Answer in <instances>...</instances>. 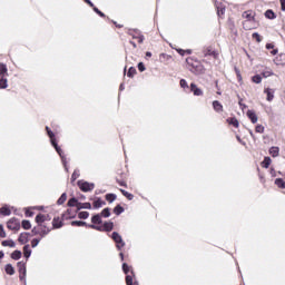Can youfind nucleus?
Returning <instances> with one entry per match:
<instances>
[{"instance_id":"obj_62","label":"nucleus","mask_w":285,"mask_h":285,"mask_svg":"<svg viewBox=\"0 0 285 285\" xmlns=\"http://www.w3.org/2000/svg\"><path fill=\"white\" fill-rule=\"evenodd\" d=\"M85 3H87L90 8H94L95 7V3H92V1L90 0H83Z\"/></svg>"},{"instance_id":"obj_20","label":"nucleus","mask_w":285,"mask_h":285,"mask_svg":"<svg viewBox=\"0 0 285 285\" xmlns=\"http://www.w3.org/2000/svg\"><path fill=\"white\" fill-rule=\"evenodd\" d=\"M213 108H214L215 112H224V105H222V102H219V100L213 101Z\"/></svg>"},{"instance_id":"obj_34","label":"nucleus","mask_w":285,"mask_h":285,"mask_svg":"<svg viewBox=\"0 0 285 285\" xmlns=\"http://www.w3.org/2000/svg\"><path fill=\"white\" fill-rule=\"evenodd\" d=\"M8 75V67L4 63H0V77Z\"/></svg>"},{"instance_id":"obj_41","label":"nucleus","mask_w":285,"mask_h":285,"mask_svg":"<svg viewBox=\"0 0 285 285\" xmlns=\"http://www.w3.org/2000/svg\"><path fill=\"white\" fill-rule=\"evenodd\" d=\"M1 244H2V246H9V248H14V246H16V244L13 243L12 239L3 240Z\"/></svg>"},{"instance_id":"obj_17","label":"nucleus","mask_w":285,"mask_h":285,"mask_svg":"<svg viewBox=\"0 0 285 285\" xmlns=\"http://www.w3.org/2000/svg\"><path fill=\"white\" fill-rule=\"evenodd\" d=\"M77 216V212L72 213V209H67L63 214H62V219L68 220V219H73V217Z\"/></svg>"},{"instance_id":"obj_21","label":"nucleus","mask_w":285,"mask_h":285,"mask_svg":"<svg viewBox=\"0 0 285 285\" xmlns=\"http://www.w3.org/2000/svg\"><path fill=\"white\" fill-rule=\"evenodd\" d=\"M247 117L252 121V124H257V114H255L254 110H248L247 111Z\"/></svg>"},{"instance_id":"obj_63","label":"nucleus","mask_w":285,"mask_h":285,"mask_svg":"<svg viewBox=\"0 0 285 285\" xmlns=\"http://www.w3.org/2000/svg\"><path fill=\"white\" fill-rule=\"evenodd\" d=\"M273 48H275V45H273V43H267L266 45L267 50H273Z\"/></svg>"},{"instance_id":"obj_45","label":"nucleus","mask_w":285,"mask_h":285,"mask_svg":"<svg viewBox=\"0 0 285 285\" xmlns=\"http://www.w3.org/2000/svg\"><path fill=\"white\" fill-rule=\"evenodd\" d=\"M78 217H79V219H88V217H90V213H88V212H80L78 214Z\"/></svg>"},{"instance_id":"obj_43","label":"nucleus","mask_w":285,"mask_h":285,"mask_svg":"<svg viewBox=\"0 0 285 285\" xmlns=\"http://www.w3.org/2000/svg\"><path fill=\"white\" fill-rule=\"evenodd\" d=\"M105 198L109 202V204H112V202H115V199H117V195H115V194H107L105 196Z\"/></svg>"},{"instance_id":"obj_36","label":"nucleus","mask_w":285,"mask_h":285,"mask_svg":"<svg viewBox=\"0 0 285 285\" xmlns=\"http://www.w3.org/2000/svg\"><path fill=\"white\" fill-rule=\"evenodd\" d=\"M265 17L266 19H277V16L275 14V12L271 9H268L266 12H265Z\"/></svg>"},{"instance_id":"obj_50","label":"nucleus","mask_w":285,"mask_h":285,"mask_svg":"<svg viewBox=\"0 0 285 285\" xmlns=\"http://www.w3.org/2000/svg\"><path fill=\"white\" fill-rule=\"evenodd\" d=\"M160 61H168L170 59H173L171 56L167 55V53H160V57H159Z\"/></svg>"},{"instance_id":"obj_30","label":"nucleus","mask_w":285,"mask_h":285,"mask_svg":"<svg viewBox=\"0 0 285 285\" xmlns=\"http://www.w3.org/2000/svg\"><path fill=\"white\" fill-rule=\"evenodd\" d=\"M269 155L272 157H279V147H271L269 148Z\"/></svg>"},{"instance_id":"obj_31","label":"nucleus","mask_w":285,"mask_h":285,"mask_svg":"<svg viewBox=\"0 0 285 285\" xmlns=\"http://www.w3.org/2000/svg\"><path fill=\"white\" fill-rule=\"evenodd\" d=\"M23 255L27 259H28V257H30V255H32V250L30 249V245H24L23 246Z\"/></svg>"},{"instance_id":"obj_51","label":"nucleus","mask_w":285,"mask_h":285,"mask_svg":"<svg viewBox=\"0 0 285 285\" xmlns=\"http://www.w3.org/2000/svg\"><path fill=\"white\" fill-rule=\"evenodd\" d=\"M92 10H94V12H97L101 17V19H106V13L101 12V10H99V8L94 7Z\"/></svg>"},{"instance_id":"obj_28","label":"nucleus","mask_w":285,"mask_h":285,"mask_svg":"<svg viewBox=\"0 0 285 285\" xmlns=\"http://www.w3.org/2000/svg\"><path fill=\"white\" fill-rule=\"evenodd\" d=\"M271 157H265L264 160L261 163L262 168H269L272 164Z\"/></svg>"},{"instance_id":"obj_32","label":"nucleus","mask_w":285,"mask_h":285,"mask_svg":"<svg viewBox=\"0 0 285 285\" xmlns=\"http://www.w3.org/2000/svg\"><path fill=\"white\" fill-rule=\"evenodd\" d=\"M79 204V200H77V198H70L67 203V206H69L70 208H77V205Z\"/></svg>"},{"instance_id":"obj_60","label":"nucleus","mask_w":285,"mask_h":285,"mask_svg":"<svg viewBox=\"0 0 285 285\" xmlns=\"http://www.w3.org/2000/svg\"><path fill=\"white\" fill-rule=\"evenodd\" d=\"M178 55H180L181 57H184V55H186V50L184 49H176Z\"/></svg>"},{"instance_id":"obj_53","label":"nucleus","mask_w":285,"mask_h":285,"mask_svg":"<svg viewBox=\"0 0 285 285\" xmlns=\"http://www.w3.org/2000/svg\"><path fill=\"white\" fill-rule=\"evenodd\" d=\"M252 81L254 83H259L262 81V76H259V75L253 76Z\"/></svg>"},{"instance_id":"obj_10","label":"nucleus","mask_w":285,"mask_h":285,"mask_svg":"<svg viewBox=\"0 0 285 285\" xmlns=\"http://www.w3.org/2000/svg\"><path fill=\"white\" fill-rule=\"evenodd\" d=\"M50 219H52V218H51L50 215H48V214H38V215L36 216V223H37L38 226H40V227H41V225H43L45 222H50Z\"/></svg>"},{"instance_id":"obj_12","label":"nucleus","mask_w":285,"mask_h":285,"mask_svg":"<svg viewBox=\"0 0 285 285\" xmlns=\"http://www.w3.org/2000/svg\"><path fill=\"white\" fill-rule=\"evenodd\" d=\"M190 92H193L195 97L204 96V91L200 88H198L197 85H195V82L190 83Z\"/></svg>"},{"instance_id":"obj_9","label":"nucleus","mask_w":285,"mask_h":285,"mask_svg":"<svg viewBox=\"0 0 285 285\" xmlns=\"http://www.w3.org/2000/svg\"><path fill=\"white\" fill-rule=\"evenodd\" d=\"M204 57H213L214 59H217L219 57V52L215 51L213 46L205 47L203 49Z\"/></svg>"},{"instance_id":"obj_3","label":"nucleus","mask_w":285,"mask_h":285,"mask_svg":"<svg viewBox=\"0 0 285 285\" xmlns=\"http://www.w3.org/2000/svg\"><path fill=\"white\" fill-rule=\"evenodd\" d=\"M46 130H47L48 137L50 138L51 146H53V148L58 153L59 157H61V159H63V157H66V156L63 155V150H61V147H59V145L57 144V138L55 137V132H52L50 127H46Z\"/></svg>"},{"instance_id":"obj_33","label":"nucleus","mask_w":285,"mask_h":285,"mask_svg":"<svg viewBox=\"0 0 285 285\" xmlns=\"http://www.w3.org/2000/svg\"><path fill=\"white\" fill-rule=\"evenodd\" d=\"M66 199H68V195H67L66 193H63V194L59 197V199L57 200V205H58V206H61V205L66 204Z\"/></svg>"},{"instance_id":"obj_25","label":"nucleus","mask_w":285,"mask_h":285,"mask_svg":"<svg viewBox=\"0 0 285 285\" xmlns=\"http://www.w3.org/2000/svg\"><path fill=\"white\" fill-rule=\"evenodd\" d=\"M227 124H229V126H234V128H239V120L235 117L227 118Z\"/></svg>"},{"instance_id":"obj_18","label":"nucleus","mask_w":285,"mask_h":285,"mask_svg":"<svg viewBox=\"0 0 285 285\" xmlns=\"http://www.w3.org/2000/svg\"><path fill=\"white\" fill-rule=\"evenodd\" d=\"M92 208V205L90 203H78L76 213H79V210L87 209L90 210Z\"/></svg>"},{"instance_id":"obj_58","label":"nucleus","mask_w":285,"mask_h":285,"mask_svg":"<svg viewBox=\"0 0 285 285\" xmlns=\"http://www.w3.org/2000/svg\"><path fill=\"white\" fill-rule=\"evenodd\" d=\"M0 237H6V229H3V225H0Z\"/></svg>"},{"instance_id":"obj_13","label":"nucleus","mask_w":285,"mask_h":285,"mask_svg":"<svg viewBox=\"0 0 285 285\" xmlns=\"http://www.w3.org/2000/svg\"><path fill=\"white\" fill-rule=\"evenodd\" d=\"M63 222H66V219H63V217H55L52 220V227L53 228H61L63 226Z\"/></svg>"},{"instance_id":"obj_64","label":"nucleus","mask_w":285,"mask_h":285,"mask_svg":"<svg viewBox=\"0 0 285 285\" xmlns=\"http://www.w3.org/2000/svg\"><path fill=\"white\" fill-rule=\"evenodd\" d=\"M242 101H244V99L239 98L238 105L240 108H246V105H244Z\"/></svg>"},{"instance_id":"obj_15","label":"nucleus","mask_w":285,"mask_h":285,"mask_svg":"<svg viewBox=\"0 0 285 285\" xmlns=\"http://www.w3.org/2000/svg\"><path fill=\"white\" fill-rule=\"evenodd\" d=\"M264 92L266 95V99L267 101H273V99H275V90L272 88H265Z\"/></svg>"},{"instance_id":"obj_27","label":"nucleus","mask_w":285,"mask_h":285,"mask_svg":"<svg viewBox=\"0 0 285 285\" xmlns=\"http://www.w3.org/2000/svg\"><path fill=\"white\" fill-rule=\"evenodd\" d=\"M94 208H101V206H106V203L101 198H97L92 203Z\"/></svg>"},{"instance_id":"obj_49","label":"nucleus","mask_w":285,"mask_h":285,"mask_svg":"<svg viewBox=\"0 0 285 285\" xmlns=\"http://www.w3.org/2000/svg\"><path fill=\"white\" fill-rule=\"evenodd\" d=\"M0 88L1 89L8 88V79H6L3 77L0 79Z\"/></svg>"},{"instance_id":"obj_4","label":"nucleus","mask_w":285,"mask_h":285,"mask_svg":"<svg viewBox=\"0 0 285 285\" xmlns=\"http://www.w3.org/2000/svg\"><path fill=\"white\" fill-rule=\"evenodd\" d=\"M88 228L99 230L100 233H110L115 228V224L112 222H105L102 226L88 225Z\"/></svg>"},{"instance_id":"obj_54","label":"nucleus","mask_w":285,"mask_h":285,"mask_svg":"<svg viewBox=\"0 0 285 285\" xmlns=\"http://www.w3.org/2000/svg\"><path fill=\"white\" fill-rule=\"evenodd\" d=\"M255 132H259L261 135L264 134V127L262 125H257L255 127Z\"/></svg>"},{"instance_id":"obj_57","label":"nucleus","mask_w":285,"mask_h":285,"mask_svg":"<svg viewBox=\"0 0 285 285\" xmlns=\"http://www.w3.org/2000/svg\"><path fill=\"white\" fill-rule=\"evenodd\" d=\"M138 70H139L140 72H144V71L146 70V66L144 65V62H139V63H138Z\"/></svg>"},{"instance_id":"obj_11","label":"nucleus","mask_w":285,"mask_h":285,"mask_svg":"<svg viewBox=\"0 0 285 285\" xmlns=\"http://www.w3.org/2000/svg\"><path fill=\"white\" fill-rule=\"evenodd\" d=\"M19 279L23 282L26 279V263H18Z\"/></svg>"},{"instance_id":"obj_8","label":"nucleus","mask_w":285,"mask_h":285,"mask_svg":"<svg viewBox=\"0 0 285 285\" xmlns=\"http://www.w3.org/2000/svg\"><path fill=\"white\" fill-rule=\"evenodd\" d=\"M7 228H9V230H20L21 223L17 218H11L7 223Z\"/></svg>"},{"instance_id":"obj_23","label":"nucleus","mask_w":285,"mask_h":285,"mask_svg":"<svg viewBox=\"0 0 285 285\" xmlns=\"http://www.w3.org/2000/svg\"><path fill=\"white\" fill-rule=\"evenodd\" d=\"M91 223H92L91 226H96V224H102L101 215H100V214L94 215V216L91 217Z\"/></svg>"},{"instance_id":"obj_29","label":"nucleus","mask_w":285,"mask_h":285,"mask_svg":"<svg viewBox=\"0 0 285 285\" xmlns=\"http://www.w3.org/2000/svg\"><path fill=\"white\" fill-rule=\"evenodd\" d=\"M121 195H124V197H126V199H128L129 202H132L135 199V195L126 191L125 189H119Z\"/></svg>"},{"instance_id":"obj_46","label":"nucleus","mask_w":285,"mask_h":285,"mask_svg":"<svg viewBox=\"0 0 285 285\" xmlns=\"http://www.w3.org/2000/svg\"><path fill=\"white\" fill-rule=\"evenodd\" d=\"M121 213H124V208L121 207V205H117V206L114 208V214H115V215H121Z\"/></svg>"},{"instance_id":"obj_61","label":"nucleus","mask_w":285,"mask_h":285,"mask_svg":"<svg viewBox=\"0 0 285 285\" xmlns=\"http://www.w3.org/2000/svg\"><path fill=\"white\" fill-rule=\"evenodd\" d=\"M111 23H114V26H115L116 28H124V24H119V23H117V21H115V20H111Z\"/></svg>"},{"instance_id":"obj_35","label":"nucleus","mask_w":285,"mask_h":285,"mask_svg":"<svg viewBox=\"0 0 285 285\" xmlns=\"http://www.w3.org/2000/svg\"><path fill=\"white\" fill-rule=\"evenodd\" d=\"M275 186H277V188L285 189V181L282 178H276Z\"/></svg>"},{"instance_id":"obj_52","label":"nucleus","mask_w":285,"mask_h":285,"mask_svg":"<svg viewBox=\"0 0 285 285\" xmlns=\"http://www.w3.org/2000/svg\"><path fill=\"white\" fill-rule=\"evenodd\" d=\"M39 242H41V238H33L31 240V247L37 248V246H39Z\"/></svg>"},{"instance_id":"obj_19","label":"nucleus","mask_w":285,"mask_h":285,"mask_svg":"<svg viewBox=\"0 0 285 285\" xmlns=\"http://www.w3.org/2000/svg\"><path fill=\"white\" fill-rule=\"evenodd\" d=\"M122 272L126 276L128 275H135V271H132V266L128 265L127 263L122 264Z\"/></svg>"},{"instance_id":"obj_22","label":"nucleus","mask_w":285,"mask_h":285,"mask_svg":"<svg viewBox=\"0 0 285 285\" xmlns=\"http://www.w3.org/2000/svg\"><path fill=\"white\" fill-rule=\"evenodd\" d=\"M125 279H126V284H127V285H139V283L134 282V279H135V274H129V275H127Z\"/></svg>"},{"instance_id":"obj_24","label":"nucleus","mask_w":285,"mask_h":285,"mask_svg":"<svg viewBox=\"0 0 285 285\" xmlns=\"http://www.w3.org/2000/svg\"><path fill=\"white\" fill-rule=\"evenodd\" d=\"M0 215H3L4 217H8L12 215V210L8 206H3L0 208Z\"/></svg>"},{"instance_id":"obj_1","label":"nucleus","mask_w":285,"mask_h":285,"mask_svg":"<svg viewBox=\"0 0 285 285\" xmlns=\"http://www.w3.org/2000/svg\"><path fill=\"white\" fill-rule=\"evenodd\" d=\"M186 63L188 70H190V72L194 75H204V72H206V68L199 62V60H195L194 58L188 57L186 59Z\"/></svg>"},{"instance_id":"obj_16","label":"nucleus","mask_w":285,"mask_h":285,"mask_svg":"<svg viewBox=\"0 0 285 285\" xmlns=\"http://www.w3.org/2000/svg\"><path fill=\"white\" fill-rule=\"evenodd\" d=\"M129 35L132 37V39H136L138 43H144V35L137 32V31H131Z\"/></svg>"},{"instance_id":"obj_7","label":"nucleus","mask_w":285,"mask_h":285,"mask_svg":"<svg viewBox=\"0 0 285 285\" xmlns=\"http://www.w3.org/2000/svg\"><path fill=\"white\" fill-rule=\"evenodd\" d=\"M31 233L33 235H40V237H46V235L50 233V228L46 227V225L42 224L41 227L39 225L33 227Z\"/></svg>"},{"instance_id":"obj_2","label":"nucleus","mask_w":285,"mask_h":285,"mask_svg":"<svg viewBox=\"0 0 285 285\" xmlns=\"http://www.w3.org/2000/svg\"><path fill=\"white\" fill-rule=\"evenodd\" d=\"M242 17H243V19H245V21L243 22L244 30L255 29V23H256V20H255L256 13H255V11H253V10L244 11Z\"/></svg>"},{"instance_id":"obj_44","label":"nucleus","mask_w":285,"mask_h":285,"mask_svg":"<svg viewBox=\"0 0 285 285\" xmlns=\"http://www.w3.org/2000/svg\"><path fill=\"white\" fill-rule=\"evenodd\" d=\"M11 258L12 259H21V250H14L12 254H11Z\"/></svg>"},{"instance_id":"obj_38","label":"nucleus","mask_w":285,"mask_h":285,"mask_svg":"<svg viewBox=\"0 0 285 285\" xmlns=\"http://www.w3.org/2000/svg\"><path fill=\"white\" fill-rule=\"evenodd\" d=\"M21 226L24 230H30L32 228V225L30 224V220H22Z\"/></svg>"},{"instance_id":"obj_26","label":"nucleus","mask_w":285,"mask_h":285,"mask_svg":"<svg viewBox=\"0 0 285 285\" xmlns=\"http://www.w3.org/2000/svg\"><path fill=\"white\" fill-rule=\"evenodd\" d=\"M19 244H28V233H21L18 238Z\"/></svg>"},{"instance_id":"obj_39","label":"nucleus","mask_w":285,"mask_h":285,"mask_svg":"<svg viewBox=\"0 0 285 285\" xmlns=\"http://www.w3.org/2000/svg\"><path fill=\"white\" fill-rule=\"evenodd\" d=\"M135 75H137V69L135 67H130L128 72H127V77L132 79V77H135Z\"/></svg>"},{"instance_id":"obj_59","label":"nucleus","mask_w":285,"mask_h":285,"mask_svg":"<svg viewBox=\"0 0 285 285\" xmlns=\"http://www.w3.org/2000/svg\"><path fill=\"white\" fill-rule=\"evenodd\" d=\"M281 3V10L285 12V0H279Z\"/></svg>"},{"instance_id":"obj_55","label":"nucleus","mask_w":285,"mask_h":285,"mask_svg":"<svg viewBox=\"0 0 285 285\" xmlns=\"http://www.w3.org/2000/svg\"><path fill=\"white\" fill-rule=\"evenodd\" d=\"M180 88H184V90L188 88V82L186 81V79H180Z\"/></svg>"},{"instance_id":"obj_37","label":"nucleus","mask_w":285,"mask_h":285,"mask_svg":"<svg viewBox=\"0 0 285 285\" xmlns=\"http://www.w3.org/2000/svg\"><path fill=\"white\" fill-rule=\"evenodd\" d=\"M7 275H14V267H12V265L8 264L6 265V268H4Z\"/></svg>"},{"instance_id":"obj_14","label":"nucleus","mask_w":285,"mask_h":285,"mask_svg":"<svg viewBox=\"0 0 285 285\" xmlns=\"http://www.w3.org/2000/svg\"><path fill=\"white\" fill-rule=\"evenodd\" d=\"M116 181L118 185L122 186L124 188H128L127 177L126 174H120V178L116 177Z\"/></svg>"},{"instance_id":"obj_42","label":"nucleus","mask_w":285,"mask_h":285,"mask_svg":"<svg viewBox=\"0 0 285 285\" xmlns=\"http://www.w3.org/2000/svg\"><path fill=\"white\" fill-rule=\"evenodd\" d=\"M71 226L81 227V226H88V224H86V222H83V220H73V222H71Z\"/></svg>"},{"instance_id":"obj_47","label":"nucleus","mask_w":285,"mask_h":285,"mask_svg":"<svg viewBox=\"0 0 285 285\" xmlns=\"http://www.w3.org/2000/svg\"><path fill=\"white\" fill-rule=\"evenodd\" d=\"M252 39H255V41H257V43H262V36L257 32H254L252 35Z\"/></svg>"},{"instance_id":"obj_40","label":"nucleus","mask_w":285,"mask_h":285,"mask_svg":"<svg viewBox=\"0 0 285 285\" xmlns=\"http://www.w3.org/2000/svg\"><path fill=\"white\" fill-rule=\"evenodd\" d=\"M99 215H100V217H105V218L110 217V208L107 207V208L102 209V212Z\"/></svg>"},{"instance_id":"obj_6","label":"nucleus","mask_w":285,"mask_h":285,"mask_svg":"<svg viewBox=\"0 0 285 285\" xmlns=\"http://www.w3.org/2000/svg\"><path fill=\"white\" fill-rule=\"evenodd\" d=\"M111 239L115 242L117 250H121L126 246V242H124V238L117 232L111 234Z\"/></svg>"},{"instance_id":"obj_56","label":"nucleus","mask_w":285,"mask_h":285,"mask_svg":"<svg viewBox=\"0 0 285 285\" xmlns=\"http://www.w3.org/2000/svg\"><path fill=\"white\" fill-rule=\"evenodd\" d=\"M24 215H26V217H33V216H35V212H32V210H30V209H27V210L24 212Z\"/></svg>"},{"instance_id":"obj_5","label":"nucleus","mask_w":285,"mask_h":285,"mask_svg":"<svg viewBox=\"0 0 285 285\" xmlns=\"http://www.w3.org/2000/svg\"><path fill=\"white\" fill-rule=\"evenodd\" d=\"M77 186L82 193H92L95 190V184L86 180H78Z\"/></svg>"},{"instance_id":"obj_48","label":"nucleus","mask_w":285,"mask_h":285,"mask_svg":"<svg viewBox=\"0 0 285 285\" xmlns=\"http://www.w3.org/2000/svg\"><path fill=\"white\" fill-rule=\"evenodd\" d=\"M79 170H75L71 175V183L77 181V179H79Z\"/></svg>"}]
</instances>
